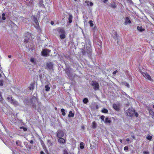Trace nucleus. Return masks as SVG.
Segmentation results:
<instances>
[{"label":"nucleus","mask_w":154,"mask_h":154,"mask_svg":"<svg viewBox=\"0 0 154 154\" xmlns=\"http://www.w3.org/2000/svg\"><path fill=\"white\" fill-rule=\"evenodd\" d=\"M134 112V110L132 108H129L126 112L127 115L130 116H133Z\"/></svg>","instance_id":"f257e3e1"},{"label":"nucleus","mask_w":154,"mask_h":154,"mask_svg":"<svg viewBox=\"0 0 154 154\" xmlns=\"http://www.w3.org/2000/svg\"><path fill=\"white\" fill-rule=\"evenodd\" d=\"M124 20L125 21L124 22V24L125 25L130 24L131 23L130 17H126L125 18Z\"/></svg>","instance_id":"f03ea898"},{"label":"nucleus","mask_w":154,"mask_h":154,"mask_svg":"<svg viewBox=\"0 0 154 154\" xmlns=\"http://www.w3.org/2000/svg\"><path fill=\"white\" fill-rule=\"evenodd\" d=\"M7 99L8 101L10 102L11 103L13 104L14 105H17L18 103L14 100L12 97H8Z\"/></svg>","instance_id":"7ed1b4c3"},{"label":"nucleus","mask_w":154,"mask_h":154,"mask_svg":"<svg viewBox=\"0 0 154 154\" xmlns=\"http://www.w3.org/2000/svg\"><path fill=\"white\" fill-rule=\"evenodd\" d=\"M50 51L49 50L46 49L42 51V53L43 56H46L48 54Z\"/></svg>","instance_id":"20e7f679"},{"label":"nucleus","mask_w":154,"mask_h":154,"mask_svg":"<svg viewBox=\"0 0 154 154\" xmlns=\"http://www.w3.org/2000/svg\"><path fill=\"white\" fill-rule=\"evenodd\" d=\"M143 76L146 79L149 80H151V78L150 76L146 72H143L141 73Z\"/></svg>","instance_id":"39448f33"},{"label":"nucleus","mask_w":154,"mask_h":154,"mask_svg":"<svg viewBox=\"0 0 154 154\" xmlns=\"http://www.w3.org/2000/svg\"><path fill=\"white\" fill-rule=\"evenodd\" d=\"M92 85L94 86L95 90H97L99 89V85L98 83L95 82H92Z\"/></svg>","instance_id":"423d86ee"},{"label":"nucleus","mask_w":154,"mask_h":154,"mask_svg":"<svg viewBox=\"0 0 154 154\" xmlns=\"http://www.w3.org/2000/svg\"><path fill=\"white\" fill-rule=\"evenodd\" d=\"M64 136V133L63 131H57V136L59 138H61Z\"/></svg>","instance_id":"0eeeda50"},{"label":"nucleus","mask_w":154,"mask_h":154,"mask_svg":"<svg viewBox=\"0 0 154 154\" xmlns=\"http://www.w3.org/2000/svg\"><path fill=\"white\" fill-rule=\"evenodd\" d=\"M66 140L63 138H60L58 139V142L60 143H62L63 144H64L66 142Z\"/></svg>","instance_id":"6e6552de"},{"label":"nucleus","mask_w":154,"mask_h":154,"mask_svg":"<svg viewBox=\"0 0 154 154\" xmlns=\"http://www.w3.org/2000/svg\"><path fill=\"white\" fill-rule=\"evenodd\" d=\"M111 34L115 39H117V34L116 31L112 30L111 32Z\"/></svg>","instance_id":"1a4fd4ad"},{"label":"nucleus","mask_w":154,"mask_h":154,"mask_svg":"<svg viewBox=\"0 0 154 154\" xmlns=\"http://www.w3.org/2000/svg\"><path fill=\"white\" fill-rule=\"evenodd\" d=\"M57 30L58 32L60 34L65 32L63 29H62L60 28H59L57 29Z\"/></svg>","instance_id":"9d476101"},{"label":"nucleus","mask_w":154,"mask_h":154,"mask_svg":"<svg viewBox=\"0 0 154 154\" xmlns=\"http://www.w3.org/2000/svg\"><path fill=\"white\" fill-rule=\"evenodd\" d=\"M85 3L87 4L88 6H92L93 5V3L92 2L87 0L85 1Z\"/></svg>","instance_id":"9b49d317"},{"label":"nucleus","mask_w":154,"mask_h":154,"mask_svg":"<svg viewBox=\"0 0 154 154\" xmlns=\"http://www.w3.org/2000/svg\"><path fill=\"white\" fill-rule=\"evenodd\" d=\"M104 123H106L110 124L111 123V120L107 117L105 118V120H104Z\"/></svg>","instance_id":"f8f14e48"},{"label":"nucleus","mask_w":154,"mask_h":154,"mask_svg":"<svg viewBox=\"0 0 154 154\" xmlns=\"http://www.w3.org/2000/svg\"><path fill=\"white\" fill-rule=\"evenodd\" d=\"M72 16L71 14H69V17L68 18L69 20V23H71L72 22Z\"/></svg>","instance_id":"ddd939ff"},{"label":"nucleus","mask_w":154,"mask_h":154,"mask_svg":"<svg viewBox=\"0 0 154 154\" xmlns=\"http://www.w3.org/2000/svg\"><path fill=\"white\" fill-rule=\"evenodd\" d=\"M34 22L35 23V24H34L35 26V27H37L39 26V24H38V21L37 20V19H35L34 20Z\"/></svg>","instance_id":"4468645a"},{"label":"nucleus","mask_w":154,"mask_h":154,"mask_svg":"<svg viewBox=\"0 0 154 154\" xmlns=\"http://www.w3.org/2000/svg\"><path fill=\"white\" fill-rule=\"evenodd\" d=\"M66 33L65 32L61 34L60 35V38L63 39L64 38L66 37Z\"/></svg>","instance_id":"2eb2a0df"},{"label":"nucleus","mask_w":154,"mask_h":154,"mask_svg":"<svg viewBox=\"0 0 154 154\" xmlns=\"http://www.w3.org/2000/svg\"><path fill=\"white\" fill-rule=\"evenodd\" d=\"M113 107L114 109L116 110H118L119 109V106L116 104L113 105Z\"/></svg>","instance_id":"dca6fc26"},{"label":"nucleus","mask_w":154,"mask_h":154,"mask_svg":"<svg viewBox=\"0 0 154 154\" xmlns=\"http://www.w3.org/2000/svg\"><path fill=\"white\" fill-rule=\"evenodd\" d=\"M137 29L140 32H142L144 31V29L141 26H138L137 27Z\"/></svg>","instance_id":"f3484780"},{"label":"nucleus","mask_w":154,"mask_h":154,"mask_svg":"<svg viewBox=\"0 0 154 154\" xmlns=\"http://www.w3.org/2000/svg\"><path fill=\"white\" fill-rule=\"evenodd\" d=\"M53 65L51 63H48L47 64V67L48 69H50L52 67Z\"/></svg>","instance_id":"a211bd4d"},{"label":"nucleus","mask_w":154,"mask_h":154,"mask_svg":"<svg viewBox=\"0 0 154 154\" xmlns=\"http://www.w3.org/2000/svg\"><path fill=\"white\" fill-rule=\"evenodd\" d=\"M74 116V114L71 111H70L69 112V113L68 115V116L69 117H73Z\"/></svg>","instance_id":"6ab92c4d"},{"label":"nucleus","mask_w":154,"mask_h":154,"mask_svg":"<svg viewBox=\"0 0 154 154\" xmlns=\"http://www.w3.org/2000/svg\"><path fill=\"white\" fill-rule=\"evenodd\" d=\"M30 61L33 64H35V60L34 58H31L30 59Z\"/></svg>","instance_id":"aec40b11"},{"label":"nucleus","mask_w":154,"mask_h":154,"mask_svg":"<svg viewBox=\"0 0 154 154\" xmlns=\"http://www.w3.org/2000/svg\"><path fill=\"white\" fill-rule=\"evenodd\" d=\"M97 124L95 122H94L92 123V127L94 128H95L97 127Z\"/></svg>","instance_id":"412c9836"},{"label":"nucleus","mask_w":154,"mask_h":154,"mask_svg":"<svg viewBox=\"0 0 154 154\" xmlns=\"http://www.w3.org/2000/svg\"><path fill=\"white\" fill-rule=\"evenodd\" d=\"M45 90L46 91H48L50 89V88L48 85H46L45 86Z\"/></svg>","instance_id":"4be33fe9"},{"label":"nucleus","mask_w":154,"mask_h":154,"mask_svg":"<svg viewBox=\"0 0 154 154\" xmlns=\"http://www.w3.org/2000/svg\"><path fill=\"white\" fill-rule=\"evenodd\" d=\"M146 138L147 139L149 140H151V139L152 138V137L151 136L148 135L146 137Z\"/></svg>","instance_id":"5701e85b"},{"label":"nucleus","mask_w":154,"mask_h":154,"mask_svg":"<svg viewBox=\"0 0 154 154\" xmlns=\"http://www.w3.org/2000/svg\"><path fill=\"white\" fill-rule=\"evenodd\" d=\"M101 112L103 113H107L108 112V111L106 109H103L102 110Z\"/></svg>","instance_id":"b1692460"},{"label":"nucleus","mask_w":154,"mask_h":154,"mask_svg":"<svg viewBox=\"0 0 154 154\" xmlns=\"http://www.w3.org/2000/svg\"><path fill=\"white\" fill-rule=\"evenodd\" d=\"M61 111L62 112V115L63 116H65L66 114L65 112V110L63 109H61Z\"/></svg>","instance_id":"393cba45"},{"label":"nucleus","mask_w":154,"mask_h":154,"mask_svg":"<svg viewBox=\"0 0 154 154\" xmlns=\"http://www.w3.org/2000/svg\"><path fill=\"white\" fill-rule=\"evenodd\" d=\"M88 99L87 98H84L83 100V102L85 103H87L88 102Z\"/></svg>","instance_id":"a878e982"},{"label":"nucleus","mask_w":154,"mask_h":154,"mask_svg":"<svg viewBox=\"0 0 154 154\" xmlns=\"http://www.w3.org/2000/svg\"><path fill=\"white\" fill-rule=\"evenodd\" d=\"M89 23L90 24V26L91 27H92L93 26L94 24H93V23L92 21V20L89 21Z\"/></svg>","instance_id":"bb28decb"},{"label":"nucleus","mask_w":154,"mask_h":154,"mask_svg":"<svg viewBox=\"0 0 154 154\" xmlns=\"http://www.w3.org/2000/svg\"><path fill=\"white\" fill-rule=\"evenodd\" d=\"M80 147L81 149L84 148L83 143V142H81L80 143Z\"/></svg>","instance_id":"cd10ccee"},{"label":"nucleus","mask_w":154,"mask_h":154,"mask_svg":"<svg viewBox=\"0 0 154 154\" xmlns=\"http://www.w3.org/2000/svg\"><path fill=\"white\" fill-rule=\"evenodd\" d=\"M149 114L151 115L152 116H154V112L152 110H150L149 111Z\"/></svg>","instance_id":"c85d7f7f"},{"label":"nucleus","mask_w":154,"mask_h":154,"mask_svg":"<svg viewBox=\"0 0 154 154\" xmlns=\"http://www.w3.org/2000/svg\"><path fill=\"white\" fill-rule=\"evenodd\" d=\"M5 14H2V19L3 20H5Z\"/></svg>","instance_id":"c756f323"},{"label":"nucleus","mask_w":154,"mask_h":154,"mask_svg":"<svg viewBox=\"0 0 154 154\" xmlns=\"http://www.w3.org/2000/svg\"><path fill=\"white\" fill-rule=\"evenodd\" d=\"M28 42V39H24V42L25 43V44H26Z\"/></svg>","instance_id":"7c9ffc66"},{"label":"nucleus","mask_w":154,"mask_h":154,"mask_svg":"<svg viewBox=\"0 0 154 154\" xmlns=\"http://www.w3.org/2000/svg\"><path fill=\"white\" fill-rule=\"evenodd\" d=\"M20 128V129H23L24 131H26L27 130V129L26 128L22 127Z\"/></svg>","instance_id":"2f4dec72"},{"label":"nucleus","mask_w":154,"mask_h":154,"mask_svg":"<svg viewBox=\"0 0 154 154\" xmlns=\"http://www.w3.org/2000/svg\"><path fill=\"white\" fill-rule=\"evenodd\" d=\"M101 119L103 120L104 121V119H105V116H102L100 117Z\"/></svg>","instance_id":"473e14b6"},{"label":"nucleus","mask_w":154,"mask_h":154,"mask_svg":"<svg viewBox=\"0 0 154 154\" xmlns=\"http://www.w3.org/2000/svg\"><path fill=\"white\" fill-rule=\"evenodd\" d=\"M2 94L0 92V101H2Z\"/></svg>","instance_id":"72a5a7b5"},{"label":"nucleus","mask_w":154,"mask_h":154,"mask_svg":"<svg viewBox=\"0 0 154 154\" xmlns=\"http://www.w3.org/2000/svg\"><path fill=\"white\" fill-rule=\"evenodd\" d=\"M134 114L135 116L137 117L138 116V114L137 112H135V111H134Z\"/></svg>","instance_id":"f704fd0d"},{"label":"nucleus","mask_w":154,"mask_h":154,"mask_svg":"<svg viewBox=\"0 0 154 154\" xmlns=\"http://www.w3.org/2000/svg\"><path fill=\"white\" fill-rule=\"evenodd\" d=\"M124 149L125 150H128V147L127 146H125L124 148Z\"/></svg>","instance_id":"c9c22d12"},{"label":"nucleus","mask_w":154,"mask_h":154,"mask_svg":"<svg viewBox=\"0 0 154 154\" xmlns=\"http://www.w3.org/2000/svg\"><path fill=\"white\" fill-rule=\"evenodd\" d=\"M143 153L144 154H148L149 153L148 151H145L143 152Z\"/></svg>","instance_id":"e433bc0d"},{"label":"nucleus","mask_w":154,"mask_h":154,"mask_svg":"<svg viewBox=\"0 0 154 154\" xmlns=\"http://www.w3.org/2000/svg\"><path fill=\"white\" fill-rule=\"evenodd\" d=\"M125 85L126 86H127V87H129V85L128 84V83H125Z\"/></svg>","instance_id":"4c0bfd02"},{"label":"nucleus","mask_w":154,"mask_h":154,"mask_svg":"<svg viewBox=\"0 0 154 154\" xmlns=\"http://www.w3.org/2000/svg\"><path fill=\"white\" fill-rule=\"evenodd\" d=\"M0 85L1 86H3V82L2 81H1L0 82Z\"/></svg>","instance_id":"58836bf2"},{"label":"nucleus","mask_w":154,"mask_h":154,"mask_svg":"<svg viewBox=\"0 0 154 154\" xmlns=\"http://www.w3.org/2000/svg\"><path fill=\"white\" fill-rule=\"evenodd\" d=\"M30 143L32 144L33 143V141L32 140H31L30 141Z\"/></svg>","instance_id":"ea45409f"},{"label":"nucleus","mask_w":154,"mask_h":154,"mask_svg":"<svg viewBox=\"0 0 154 154\" xmlns=\"http://www.w3.org/2000/svg\"><path fill=\"white\" fill-rule=\"evenodd\" d=\"M108 2V0H104L103 2L104 3H106Z\"/></svg>","instance_id":"a19ab883"},{"label":"nucleus","mask_w":154,"mask_h":154,"mask_svg":"<svg viewBox=\"0 0 154 154\" xmlns=\"http://www.w3.org/2000/svg\"><path fill=\"white\" fill-rule=\"evenodd\" d=\"M117 72V70L115 71H114L113 72V74H116V73Z\"/></svg>","instance_id":"79ce46f5"},{"label":"nucleus","mask_w":154,"mask_h":154,"mask_svg":"<svg viewBox=\"0 0 154 154\" xmlns=\"http://www.w3.org/2000/svg\"><path fill=\"white\" fill-rule=\"evenodd\" d=\"M40 154H45V153L43 151H42L41 152Z\"/></svg>","instance_id":"37998d69"},{"label":"nucleus","mask_w":154,"mask_h":154,"mask_svg":"<svg viewBox=\"0 0 154 154\" xmlns=\"http://www.w3.org/2000/svg\"><path fill=\"white\" fill-rule=\"evenodd\" d=\"M51 25H53L54 23L53 21H51Z\"/></svg>","instance_id":"c03bdc74"},{"label":"nucleus","mask_w":154,"mask_h":154,"mask_svg":"<svg viewBox=\"0 0 154 154\" xmlns=\"http://www.w3.org/2000/svg\"><path fill=\"white\" fill-rule=\"evenodd\" d=\"M130 140L129 138H127L126 139V141L128 142Z\"/></svg>","instance_id":"a18cd8bd"},{"label":"nucleus","mask_w":154,"mask_h":154,"mask_svg":"<svg viewBox=\"0 0 154 154\" xmlns=\"http://www.w3.org/2000/svg\"><path fill=\"white\" fill-rule=\"evenodd\" d=\"M19 142V141H16V144H17V145H18V143Z\"/></svg>","instance_id":"49530a36"},{"label":"nucleus","mask_w":154,"mask_h":154,"mask_svg":"<svg viewBox=\"0 0 154 154\" xmlns=\"http://www.w3.org/2000/svg\"><path fill=\"white\" fill-rule=\"evenodd\" d=\"M8 57L9 58H11V55H9L8 56Z\"/></svg>","instance_id":"de8ad7c7"},{"label":"nucleus","mask_w":154,"mask_h":154,"mask_svg":"<svg viewBox=\"0 0 154 154\" xmlns=\"http://www.w3.org/2000/svg\"><path fill=\"white\" fill-rule=\"evenodd\" d=\"M29 88L30 90L32 89V88L31 87H29Z\"/></svg>","instance_id":"09e8293b"},{"label":"nucleus","mask_w":154,"mask_h":154,"mask_svg":"<svg viewBox=\"0 0 154 154\" xmlns=\"http://www.w3.org/2000/svg\"><path fill=\"white\" fill-rule=\"evenodd\" d=\"M120 142H121V143H122V140L121 139H120Z\"/></svg>","instance_id":"8fccbe9b"},{"label":"nucleus","mask_w":154,"mask_h":154,"mask_svg":"<svg viewBox=\"0 0 154 154\" xmlns=\"http://www.w3.org/2000/svg\"><path fill=\"white\" fill-rule=\"evenodd\" d=\"M133 137V138H134H134H135V137H134V136H133V137Z\"/></svg>","instance_id":"3c124183"},{"label":"nucleus","mask_w":154,"mask_h":154,"mask_svg":"<svg viewBox=\"0 0 154 154\" xmlns=\"http://www.w3.org/2000/svg\"><path fill=\"white\" fill-rule=\"evenodd\" d=\"M113 7L114 8H115L116 7V6H113Z\"/></svg>","instance_id":"603ef678"},{"label":"nucleus","mask_w":154,"mask_h":154,"mask_svg":"<svg viewBox=\"0 0 154 154\" xmlns=\"http://www.w3.org/2000/svg\"><path fill=\"white\" fill-rule=\"evenodd\" d=\"M1 74L0 73V77H1Z\"/></svg>","instance_id":"864d4df0"},{"label":"nucleus","mask_w":154,"mask_h":154,"mask_svg":"<svg viewBox=\"0 0 154 154\" xmlns=\"http://www.w3.org/2000/svg\"><path fill=\"white\" fill-rule=\"evenodd\" d=\"M26 46L27 47L29 48V47H28H28H27V45H26Z\"/></svg>","instance_id":"5fc2aeb1"},{"label":"nucleus","mask_w":154,"mask_h":154,"mask_svg":"<svg viewBox=\"0 0 154 154\" xmlns=\"http://www.w3.org/2000/svg\"><path fill=\"white\" fill-rule=\"evenodd\" d=\"M153 108H154V105H153Z\"/></svg>","instance_id":"6e6d98bb"},{"label":"nucleus","mask_w":154,"mask_h":154,"mask_svg":"<svg viewBox=\"0 0 154 154\" xmlns=\"http://www.w3.org/2000/svg\"><path fill=\"white\" fill-rule=\"evenodd\" d=\"M65 154H68L67 153H65Z\"/></svg>","instance_id":"4d7b16f0"},{"label":"nucleus","mask_w":154,"mask_h":154,"mask_svg":"<svg viewBox=\"0 0 154 154\" xmlns=\"http://www.w3.org/2000/svg\"><path fill=\"white\" fill-rule=\"evenodd\" d=\"M148 154H149V153H148Z\"/></svg>","instance_id":"13d9d810"}]
</instances>
